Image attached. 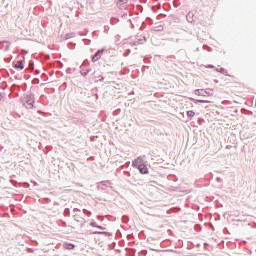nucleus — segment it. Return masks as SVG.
Listing matches in <instances>:
<instances>
[{
    "instance_id": "nucleus-1",
    "label": "nucleus",
    "mask_w": 256,
    "mask_h": 256,
    "mask_svg": "<svg viewBox=\"0 0 256 256\" xmlns=\"http://www.w3.org/2000/svg\"><path fill=\"white\" fill-rule=\"evenodd\" d=\"M23 105L26 109H35V94L30 93L26 95Z\"/></svg>"
},
{
    "instance_id": "nucleus-2",
    "label": "nucleus",
    "mask_w": 256,
    "mask_h": 256,
    "mask_svg": "<svg viewBox=\"0 0 256 256\" xmlns=\"http://www.w3.org/2000/svg\"><path fill=\"white\" fill-rule=\"evenodd\" d=\"M194 94L198 95L199 97H213V89H196L194 90Z\"/></svg>"
},
{
    "instance_id": "nucleus-3",
    "label": "nucleus",
    "mask_w": 256,
    "mask_h": 256,
    "mask_svg": "<svg viewBox=\"0 0 256 256\" xmlns=\"http://www.w3.org/2000/svg\"><path fill=\"white\" fill-rule=\"evenodd\" d=\"M145 164V156H139L132 162V167L134 169H137L138 167H141Z\"/></svg>"
},
{
    "instance_id": "nucleus-4",
    "label": "nucleus",
    "mask_w": 256,
    "mask_h": 256,
    "mask_svg": "<svg viewBox=\"0 0 256 256\" xmlns=\"http://www.w3.org/2000/svg\"><path fill=\"white\" fill-rule=\"evenodd\" d=\"M103 53H105V48L98 49L92 56L93 63L99 61V59H101V57L103 56Z\"/></svg>"
},
{
    "instance_id": "nucleus-5",
    "label": "nucleus",
    "mask_w": 256,
    "mask_h": 256,
    "mask_svg": "<svg viewBox=\"0 0 256 256\" xmlns=\"http://www.w3.org/2000/svg\"><path fill=\"white\" fill-rule=\"evenodd\" d=\"M14 69H20V71H23L25 69V56H23L22 60H18L16 63H13Z\"/></svg>"
},
{
    "instance_id": "nucleus-6",
    "label": "nucleus",
    "mask_w": 256,
    "mask_h": 256,
    "mask_svg": "<svg viewBox=\"0 0 256 256\" xmlns=\"http://www.w3.org/2000/svg\"><path fill=\"white\" fill-rule=\"evenodd\" d=\"M139 171L140 175H149V168L147 167V164H142L141 166H138L136 168Z\"/></svg>"
},
{
    "instance_id": "nucleus-7",
    "label": "nucleus",
    "mask_w": 256,
    "mask_h": 256,
    "mask_svg": "<svg viewBox=\"0 0 256 256\" xmlns=\"http://www.w3.org/2000/svg\"><path fill=\"white\" fill-rule=\"evenodd\" d=\"M186 19H187L188 23H195V19H197V17H195V14L193 12H189L186 15Z\"/></svg>"
},
{
    "instance_id": "nucleus-8",
    "label": "nucleus",
    "mask_w": 256,
    "mask_h": 256,
    "mask_svg": "<svg viewBox=\"0 0 256 256\" xmlns=\"http://www.w3.org/2000/svg\"><path fill=\"white\" fill-rule=\"evenodd\" d=\"M93 235H104V237H113V233L105 231H94Z\"/></svg>"
},
{
    "instance_id": "nucleus-9",
    "label": "nucleus",
    "mask_w": 256,
    "mask_h": 256,
    "mask_svg": "<svg viewBox=\"0 0 256 256\" xmlns=\"http://www.w3.org/2000/svg\"><path fill=\"white\" fill-rule=\"evenodd\" d=\"M64 249H67L68 251H73L75 249V244L66 242L63 244Z\"/></svg>"
},
{
    "instance_id": "nucleus-10",
    "label": "nucleus",
    "mask_w": 256,
    "mask_h": 256,
    "mask_svg": "<svg viewBox=\"0 0 256 256\" xmlns=\"http://www.w3.org/2000/svg\"><path fill=\"white\" fill-rule=\"evenodd\" d=\"M107 183H109V181L100 182L97 186L98 191H105V188H103V187H107ZM101 185H102V187H101Z\"/></svg>"
},
{
    "instance_id": "nucleus-11",
    "label": "nucleus",
    "mask_w": 256,
    "mask_h": 256,
    "mask_svg": "<svg viewBox=\"0 0 256 256\" xmlns=\"http://www.w3.org/2000/svg\"><path fill=\"white\" fill-rule=\"evenodd\" d=\"M190 101L194 102L195 105H197L198 103H211V101L209 100H201V99H195V98H190Z\"/></svg>"
},
{
    "instance_id": "nucleus-12",
    "label": "nucleus",
    "mask_w": 256,
    "mask_h": 256,
    "mask_svg": "<svg viewBox=\"0 0 256 256\" xmlns=\"http://www.w3.org/2000/svg\"><path fill=\"white\" fill-rule=\"evenodd\" d=\"M147 42V38L143 37L142 39H138L134 42V45H143V43Z\"/></svg>"
},
{
    "instance_id": "nucleus-13",
    "label": "nucleus",
    "mask_w": 256,
    "mask_h": 256,
    "mask_svg": "<svg viewBox=\"0 0 256 256\" xmlns=\"http://www.w3.org/2000/svg\"><path fill=\"white\" fill-rule=\"evenodd\" d=\"M89 73H91V69H82L80 71V74L82 75V77H87V75H89Z\"/></svg>"
},
{
    "instance_id": "nucleus-14",
    "label": "nucleus",
    "mask_w": 256,
    "mask_h": 256,
    "mask_svg": "<svg viewBox=\"0 0 256 256\" xmlns=\"http://www.w3.org/2000/svg\"><path fill=\"white\" fill-rule=\"evenodd\" d=\"M63 215L64 217H71V210L69 208H65Z\"/></svg>"
},
{
    "instance_id": "nucleus-15",
    "label": "nucleus",
    "mask_w": 256,
    "mask_h": 256,
    "mask_svg": "<svg viewBox=\"0 0 256 256\" xmlns=\"http://www.w3.org/2000/svg\"><path fill=\"white\" fill-rule=\"evenodd\" d=\"M110 83H111L112 87H114V89H118V90L121 89V84H119V83H117L115 81L110 82Z\"/></svg>"
},
{
    "instance_id": "nucleus-16",
    "label": "nucleus",
    "mask_w": 256,
    "mask_h": 256,
    "mask_svg": "<svg viewBox=\"0 0 256 256\" xmlns=\"http://www.w3.org/2000/svg\"><path fill=\"white\" fill-rule=\"evenodd\" d=\"M139 16V12H133V11H129V17H132V19H135V17Z\"/></svg>"
},
{
    "instance_id": "nucleus-17",
    "label": "nucleus",
    "mask_w": 256,
    "mask_h": 256,
    "mask_svg": "<svg viewBox=\"0 0 256 256\" xmlns=\"http://www.w3.org/2000/svg\"><path fill=\"white\" fill-rule=\"evenodd\" d=\"M220 73L221 75H225L226 77H229V73L225 68H220Z\"/></svg>"
},
{
    "instance_id": "nucleus-18",
    "label": "nucleus",
    "mask_w": 256,
    "mask_h": 256,
    "mask_svg": "<svg viewBox=\"0 0 256 256\" xmlns=\"http://www.w3.org/2000/svg\"><path fill=\"white\" fill-rule=\"evenodd\" d=\"M73 37H75V34L74 33H68V34H66L65 36H64V39H71V38H73Z\"/></svg>"
},
{
    "instance_id": "nucleus-19",
    "label": "nucleus",
    "mask_w": 256,
    "mask_h": 256,
    "mask_svg": "<svg viewBox=\"0 0 256 256\" xmlns=\"http://www.w3.org/2000/svg\"><path fill=\"white\" fill-rule=\"evenodd\" d=\"M187 117H195V111L193 110L187 111Z\"/></svg>"
},
{
    "instance_id": "nucleus-20",
    "label": "nucleus",
    "mask_w": 256,
    "mask_h": 256,
    "mask_svg": "<svg viewBox=\"0 0 256 256\" xmlns=\"http://www.w3.org/2000/svg\"><path fill=\"white\" fill-rule=\"evenodd\" d=\"M116 23H119V18H111V24L116 25Z\"/></svg>"
},
{
    "instance_id": "nucleus-21",
    "label": "nucleus",
    "mask_w": 256,
    "mask_h": 256,
    "mask_svg": "<svg viewBox=\"0 0 256 256\" xmlns=\"http://www.w3.org/2000/svg\"><path fill=\"white\" fill-rule=\"evenodd\" d=\"M119 3H123V5H127V3H129V0H118L117 5H119Z\"/></svg>"
},
{
    "instance_id": "nucleus-22",
    "label": "nucleus",
    "mask_w": 256,
    "mask_h": 256,
    "mask_svg": "<svg viewBox=\"0 0 256 256\" xmlns=\"http://www.w3.org/2000/svg\"><path fill=\"white\" fill-rule=\"evenodd\" d=\"M123 175L129 179V178L131 177V172H129V171H124V172H123Z\"/></svg>"
},
{
    "instance_id": "nucleus-23",
    "label": "nucleus",
    "mask_w": 256,
    "mask_h": 256,
    "mask_svg": "<svg viewBox=\"0 0 256 256\" xmlns=\"http://www.w3.org/2000/svg\"><path fill=\"white\" fill-rule=\"evenodd\" d=\"M136 9H137V11H140V13H143V6L142 5H137Z\"/></svg>"
},
{
    "instance_id": "nucleus-24",
    "label": "nucleus",
    "mask_w": 256,
    "mask_h": 256,
    "mask_svg": "<svg viewBox=\"0 0 256 256\" xmlns=\"http://www.w3.org/2000/svg\"><path fill=\"white\" fill-rule=\"evenodd\" d=\"M128 14L127 12H123V14L121 15V19H128Z\"/></svg>"
},
{
    "instance_id": "nucleus-25",
    "label": "nucleus",
    "mask_w": 256,
    "mask_h": 256,
    "mask_svg": "<svg viewBox=\"0 0 256 256\" xmlns=\"http://www.w3.org/2000/svg\"><path fill=\"white\" fill-rule=\"evenodd\" d=\"M203 49L204 51H211V47H209V45H203Z\"/></svg>"
},
{
    "instance_id": "nucleus-26",
    "label": "nucleus",
    "mask_w": 256,
    "mask_h": 256,
    "mask_svg": "<svg viewBox=\"0 0 256 256\" xmlns=\"http://www.w3.org/2000/svg\"><path fill=\"white\" fill-rule=\"evenodd\" d=\"M96 229H99L100 231H105L107 228H105L101 225H98V226H96Z\"/></svg>"
},
{
    "instance_id": "nucleus-27",
    "label": "nucleus",
    "mask_w": 256,
    "mask_h": 256,
    "mask_svg": "<svg viewBox=\"0 0 256 256\" xmlns=\"http://www.w3.org/2000/svg\"><path fill=\"white\" fill-rule=\"evenodd\" d=\"M97 222H95V221H92V222H90V227H95V228H97Z\"/></svg>"
},
{
    "instance_id": "nucleus-28",
    "label": "nucleus",
    "mask_w": 256,
    "mask_h": 256,
    "mask_svg": "<svg viewBox=\"0 0 256 256\" xmlns=\"http://www.w3.org/2000/svg\"><path fill=\"white\" fill-rule=\"evenodd\" d=\"M85 223H87V221H85L84 218H81L80 227H85Z\"/></svg>"
},
{
    "instance_id": "nucleus-29",
    "label": "nucleus",
    "mask_w": 256,
    "mask_h": 256,
    "mask_svg": "<svg viewBox=\"0 0 256 256\" xmlns=\"http://www.w3.org/2000/svg\"><path fill=\"white\" fill-rule=\"evenodd\" d=\"M155 31H163V26L159 25L158 27H156Z\"/></svg>"
},
{
    "instance_id": "nucleus-30",
    "label": "nucleus",
    "mask_w": 256,
    "mask_h": 256,
    "mask_svg": "<svg viewBox=\"0 0 256 256\" xmlns=\"http://www.w3.org/2000/svg\"><path fill=\"white\" fill-rule=\"evenodd\" d=\"M216 182L217 183H223V179H221V177H216Z\"/></svg>"
},
{
    "instance_id": "nucleus-31",
    "label": "nucleus",
    "mask_w": 256,
    "mask_h": 256,
    "mask_svg": "<svg viewBox=\"0 0 256 256\" xmlns=\"http://www.w3.org/2000/svg\"><path fill=\"white\" fill-rule=\"evenodd\" d=\"M83 211H84V213H86V215H87L88 217H90L91 211H88L87 209H84Z\"/></svg>"
},
{
    "instance_id": "nucleus-32",
    "label": "nucleus",
    "mask_w": 256,
    "mask_h": 256,
    "mask_svg": "<svg viewBox=\"0 0 256 256\" xmlns=\"http://www.w3.org/2000/svg\"><path fill=\"white\" fill-rule=\"evenodd\" d=\"M206 67H207V69H215V66L212 64H208Z\"/></svg>"
},
{
    "instance_id": "nucleus-33",
    "label": "nucleus",
    "mask_w": 256,
    "mask_h": 256,
    "mask_svg": "<svg viewBox=\"0 0 256 256\" xmlns=\"http://www.w3.org/2000/svg\"><path fill=\"white\" fill-rule=\"evenodd\" d=\"M98 77H100V79L98 80V81H100V83H103V81H105V77H103V76H98Z\"/></svg>"
},
{
    "instance_id": "nucleus-34",
    "label": "nucleus",
    "mask_w": 256,
    "mask_h": 256,
    "mask_svg": "<svg viewBox=\"0 0 256 256\" xmlns=\"http://www.w3.org/2000/svg\"><path fill=\"white\" fill-rule=\"evenodd\" d=\"M74 221H76L77 223H81V219L79 220V219L75 218Z\"/></svg>"
},
{
    "instance_id": "nucleus-35",
    "label": "nucleus",
    "mask_w": 256,
    "mask_h": 256,
    "mask_svg": "<svg viewBox=\"0 0 256 256\" xmlns=\"http://www.w3.org/2000/svg\"><path fill=\"white\" fill-rule=\"evenodd\" d=\"M216 73H220V68H215Z\"/></svg>"
},
{
    "instance_id": "nucleus-36",
    "label": "nucleus",
    "mask_w": 256,
    "mask_h": 256,
    "mask_svg": "<svg viewBox=\"0 0 256 256\" xmlns=\"http://www.w3.org/2000/svg\"><path fill=\"white\" fill-rule=\"evenodd\" d=\"M140 3H147V0H139Z\"/></svg>"
},
{
    "instance_id": "nucleus-37",
    "label": "nucleus",
    "mask_w": 256,
    "mask_h": 256,
    "mask_svg": "<svg viewBox=\"0 0 256 256\" xmlns=\"http://www.w3.org/2000/svg\"><path fill=\"white\" fill-rule=\"evenodd\" d=\"M209 175H210V179H213V173H210Z\"/></svg>"
},
{
    "instance_id": "nucleus-38",
    "label": "nucleus",
    "mask_w": 256,
    "mask_h": 256,
    "mask_svg": "<svg viewBox=\"0 0 256 256\" xmlns=\"http://www.w3.org/2000/svg\"><path fill=\"white\" fill-rule=\"evenodd\" d=\"M5 50H6V51H9V46H6V47H5Z\"/></svg>"
},
{
    "instance_id": "nucleus-39",
    "label": "nucleus",
    "mask_w": 256,
    "mask_h": 256,
    "mask_svg": "<svg viewBox=\"0 0 256 256\" xmlns=\"http://www.w3.org/2000/svg\"><path fill=\"white\" fill-rule=\"evenodd\" d=\"M128 21H129V23L133 24V21L131 19H129Z\"/></svg>"
},
{
    "instance_id": "nucleus-40",
    "label": "nucleus",
    "mask_w": 256,
    "mask_h": 256,
    "mask_svg": "<svg viewBox=\"0 0 256 256\" xmlns=\"http://www.w3.org/2000/svg\"><path fill=\"white\" fill-rule=\"evenodd\" d=\"M91 43V40H88V43H86V45H89Z\"/></svg>"
},
{
    "instance_id": "nucleus-41",
    "label": "nucleus",
    "mask_w": 256,
    "mask_h": 256,
    "mask_svg": "<svg viewBox=\"0 0 256 256\" xmlns=\"http://www.w3.org/2000/svg\"><path fill=\"white\" fill-rule=\"evenodd\" d=\"M93 75H94V77H97V72H94V74H93Z\"/></svg>"
},
{
    "instance_id": "nucleus-42",
    "label": "nucleus",
    "mask_w": 256,
    "mask_h": 256,
    "mask_svg": "<svg viewBox=\"0 0 256 256\" xmlns=\"http://www.w3.org/2000/svg\"><path fill=\"white\" fill-rule=\"evenodd\" d=\"M74 211H80L79 208H75Z\"/></svg>"
},
{
    "instance_id": "nucleus-43",
    "label": "nucleus",
    "mask_w": 256,
    "mask_h": 256,
    "mask_svg": "<svg viewBox=\"0 0 256 256\" xmlns=\"http://www.w3.org/2000/svg\"><path fill=\"white\" fill-rule=\"evenodd\" d=\"M124 57H127V53H124Z\"/></svg>"
}]
</instances>
